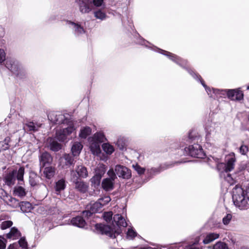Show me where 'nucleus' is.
<instances>
[{"label": "nucleus", "instance_id": "nucleus-27", "mask_svg": "<svg viewBox=\"0 0 249 249\" xmlns=\"http://www.w3.org/2000/svg\"><path fill=\"white\" fill-rule=\"evenodd\" d=\"M14 194L19 197H23L26 195L25 189L21 186L16 187L14 190Z\"/></svg>", "mask_w": 249, "mask_h": 249}, {"label": "nucleus", "instance_id": "nucleus-59", "mask_svg": "<svg viewBox=\"0 0 249 249\" xmlns=\"http://www.w3.org/2000/svg\"><path fill=\"white\" fill-rule=\"evenodd\" d=\"M114 150H115L113 146L110 144V155L114 152Z\"/></svg>", "mask_w": 249, "mask_h": 249}, {"label": "nucleus", "instance_id": "nucleus-48", "mask_svg": "<svg viewBox=\"0 0 249 249\" xmlns=\"http://www.w3.org/2000/svg\"><path fill=\"white\" fill-rule=\"evenodd\" d=\"M89 1L96 7L101 6L103 3V0H89Z\"/></svg>", "mask_w": 249, "mask_h": 249}, {"label": "nucleus", "instance_id": "nucleus-31", "mask_svg": "<svg viewBox=\"0 0 249 249\" xmlns=\"http://www.w3.org/2000/svg\"><path fill=\"white\" fill-rule=\"evenodd\" d=\"M101 177L99 174H96L90 180L92 185H94L95 186L99 185Z\"/></svg>", "mask_w": 249, "mask_h": 249}, {"label": "nucleus", "instance_id": "nucleus-11", "mask_svg": "<svg viewBox=\"0 0 249 249\" xmlns=\"http://www.w3.org/2000/svg\"><path fill=\"white\" fill-rule=\"evenodd\" d=\"M40 127V124H36L30 121H27L23 124V129L27 132L37 131Z\"/></svg>", "mask_w": 249, "mask_h": 249}, {"label": "nucleus", "instance_id": "nucleus-2", "mask_svg": "<svg viewBox=\"0 0 249 249\" xmlns=\"http://www.w3.org/2000/svg\"><path fill=\"white\" fill-rule=\"evenodd\" d=\"M216 94H219L220 97L222 95H226L229 99L233 101H241L243 99L244 94L240 89H232L217 90Z\"/></svg>", "mask_w": 249, "mask_h": 249}, {"label": "nucleus", "instance_id": "nucleus-18", "mask_svg": "<svg viewBox=\"0 0 249 249\" xmlns=\"http://www.w3.org/2000/svg\"><path fill=\"white\" fill-rule=\"evenodd\" d=\"M71 223L72 225L79 228H83L86 225L85 220L81 216L73 217L71 220Z\"/></svg>", "mask_w": 249, "mask_h": 249}, {"label": "nucleus", "instance_id": "nucleus-41", "mask_svg": "<svg viewBox=\"0 0 249 249\" xmlns=\"http://www.w3.org/2000/svg\"><path fill=\"white\" fill-rule=\"evenodd\" d=\"M239 151L240 154L245 155L249 151V147L244 144H242L240 147Z\"/></svg>", "mask_w": 249, "mask_h": 249}, {"label": "nucleus", "instance_id": "nucleus-62", "mask_svg": "<svg viewBox=\"0 0 249 249\" xmlns=\"http://www.w3.org/2000/svg\"><path fill=\"white\" fill-rule=\"evenodd\" d=\"M30 182L31 186H34L36 185V183L34 181H32L31 180H30Z\"/></svg>", "mask_w": 249, "mask_h": 249}, {"label": "nucleus", "instance_id": "nucleus-9", "mask_svg": "<svg viewBox=\"0 0 249 249\" xmlns=\"http://www.w3.org/2000/svg\"><path fill=\"white\" fill-rule=\"evenodd\" d=\"M102 207L101 204L98 201L90 204L89 206V210H86L83 212V216L88 218L93 213L99 212L101 209Z\"/></svg>", "mask_w": 249, "mask_h": 249}, {"label": "nucleus", "instance_id": "nucleus-44", "mask_svg": "<svg viewBox=\"0 0 249 249\" xmlns=\"http://www.w3.org/2000/svg\"><path fill=\"white\" fill-rule=\"evenodd\" d=\"M102 188L106 191L109 190V178H106L104 179L102 183Z\"/></svg>", "mask_w": 249, "mask_h": 249}, {"label": "nucleus", "instance_id": "nucleus-22", "mask_svg": "<svg viewBox=\"0 0 249 249\" xmlns=\"http://www.w3.org/2000/svg\"><path fill=\"white\" fill-rule=\"evenodd\" d=\"M219 234L216 233H208L204 239L203 242L205 244H208L214 240L218 238Z\"/></svg>", "mask_w": 249, "mask_h": 249}, {"label": "nucleus", "instance_id": "nucleus-34", "mask_svg": "<svg viewBox=\"0 0 249 249\" xmlns=\"http://www.w3.org/2000/svg\"><path fill=\"white\" fill-rule=\"evenodd\" d=\"M137 235V233L132 229L129 228L128 229L126 233V236L127 238L130 239H133Z\"/></svg>", "mask_w": 249, "mask_h": 249}, {"label": "nucleus", "instance_id": "nucleus-39", "mask_svg": "<svg viewBox=\"0 0 249 249\" xmlns=\"http://www.w3.org/2000/svg\"><path fill=\"white\" fill-rule=\"evenodd\" d=\"M116 145L120 150H123L125 146V141L123 138H119L118 139Z\"/></svg>", "mask_w": 249, "mask_h": 249}, {"label": "nucleus", "instance_id": "nucleus-5", "mask_svg": "<svg viewBox=\"0 0 249 249\" xmlns=\"http://www.w3.org/2000/svg\"><path fill=\"white\" fill-rule=\"evenodd\" d=\"M184 150L187 155L192 157L203 159L206 156L202 146L198 143L189 145L185 147Z\"/></svg>", "mask_w": 249, "mask_h": 249}, {"label": "nucleus", "instance_id": "nucleus-29", "mask_svg": "<svg viewBox=\"0 0 249 249\" xmlns=\"http://www.w3.org/2000/svg\"><path fill=\"white\" fill-rule=\"evenodd\" d=\"M91 129L89 127H86L82 129L79 133V137L83 139H85L88 136L90 135Z\"/></svg>", "mask_w": 249, "mask_h": 249}, {"label": "nucleus", "instance_id": "nucleus-37", "mask_svg": "<svg viewBox=\"0 0 249 249\" xmlns=\"http://www.w3.org/2000/svg\"><path fill=\"white\" fill-rule=\"evenodd\" d=\"M213 249H228V247L226 244L219 242L214 245Z\"/></svg>", "mask_w": 249, "mask_h": 249}, {"label": "nucleus", "instance_id": "nucleus-47", "mask_svg": "<svg viewBox=\"0 0 249 249\" xmlns=\"http://www.w3.org/2000/svg\"><path fill=\"white\" fill-rule=\"evenodd\" d=\"M186 69L188 71V72L190 73V75L192 76L193 78H201L200 75L198 73L195 71L194 70L189 68Z\"/></svg>", "mask_w": 249, "mask_h": 249}, {"label": "nucleus", "instance_id": "nucleus-26", "mask_svg": "<svg viewBox=\"0 0 249 249\" xmlns=\"http://www.w3.org/2000/svg\"><path fill=\"white\" fill-rule=\"evenodd\" d=\"M48 142L50 143V147L51 150L54 151H58L61 149V145L52 138L48 139Z\"/></svg>", "mask_w": 249, "mask_h": 249}, {"label": "nucleus", "instance_id": "nucleus-25", "mask_svg": "<svg viewBox=\"0 0 249 249\" xmlns=\"http://www.w3.org/2000/svg\"><path fill=\"white\" fill-rule=\"evenodd\" d=\"M15 178L14 177V172L9 173L7 174L4 178V181L5 183L8 185L11 186L14 184Z\"/></svg>", "mask_w": 249, "mask_h": 249}, {"label": "nucleus", "instance_id": "nucleus-13", "mask_svg": "<svg viewBox=\"0 0 249 249\" xmlns=\"http://www.w3.org/2000/svg\"><path fill=\"white\" fill-rule=\"evenodd\" d=\"M6 67L14 73L18 71V63L13 58H7L6 60Z\"/></svg>", "mask_w": 249, "mask_h": 249}, {"label": "nucleus", "instance_id": "nucleus-49", "mask_svg": "<svg viewBox=\"0 0 249 249\" xmlns=\"http://www.w3.org/2000/svg\"><path fill=\"white\" fill-rule=\"evenodd\" d=\"M9 196L7 195V193L2 188H0V197L4 201Z\"/></svg>", "mask_w": 249, "mask_h": 249}, {"label": "nucleus", "instance_id": "nucleus-42", "mask_svg": "<svg viewBox=\"0 0 249 249\" xmlns=\"http://www.w3.org/2000/svg\"><path fill=\"white\" fill-rule=\"evenodd\" d=\"M177 60H178L176 62L177 64L183 68H186V67H187L188 65L187 61L182 59L180 57H178Z\"/></svg>", "mask_w": 249, "mask_h": 249}, {"label": "nucleus", "instance_id": "nucleus-53", "mask_svg": "<svg viewBox=\"0 0 249 249\" xmlns=\"http://www.w3.org/2000/svg\"><path fill=\"white\" fill-rule=\"evenodd\" d=\"M103 218L105 221L107 222L109 220V213L108 212H105L103 214Z\"/></svg>", "mask_w": 249, "mask_h": 249}, {"label": "nucleus", "instance_id": "nucleus-52", "mask_svg": "<svg viewBox=\"0 0 249 249\" xmlns=\"http://www.w3.org/2000/svg\"><path fill=\"white\" fill-rule=\"evenodd\" d=\"M102 148L104 151L108 155L109 154V144L108 143H103Z\"/></svg>", "mask_w": 249, "mask_h": 249}, {"label": "nucleus", "instance_id": "nucleus-57", "mask_svg": "<svg viewBox=\"0 0 249 249\" xmlns=\"http://www.w3.org/2000/svg\"><path fill=\"white\" fill-rule=\"evenodd\" d=\"M189 139H190V140H195V139L196 138V136H194V135H193V132L192 131H190L189 133Z\"/></svg>", "mask_w": 249, "mask_h": 249}, {"label": "nucleus", "instance_id": "nucleus-28", "mask_svg": "<svg viewBox=\"0 0 249 249\" xmlns=\"http://www.w3.org/2000/svg\"><path fill=\"white\" fill-rule=\"evenodd\" d=\"M105 139V136L102 133L95 134L92 138V140L99 143L104 142Z\"/></svg>", "mask_w": 249, "mask_h": 249}, {"label": "nucleus", "instance_id": "nucleus-40", "mask_svg": "<svg viewBox=\"0 0 249 249\" xmlns=\"http://www.w3.org/2000/svg\"><path fill=\"white\" fill-rule=\"evenodd\" d=\"M13 222L11 221H4L1 222L0 228L2 230L6 229L12 226Z\"/></svg>", "mask_w": 249, "mask_h": 249}, {"label": "nucleus", "instance_id": "nucleus-14", "mask_svg": "<svg viewBox=\"0 0 249 249\" xmlns=\"http://www.w3.org/2000/svg\"><path fill=\"white\" fill-rule=\"evenodd\" d=\"M74 171L78 177V178H86L88 176L86 167L82 165H77Z\"/></svg>", "mask_w": 249, "mask_h": 249}, {"label": "nucleus", "instance_id": "nucleus-32", "mask_svg": "<svg viewBox=\"0 0 249 249\" xmlns=\"http://www.w3.org/2000/svg\"><path fill=\"white\" fill-rule=\"evenodd\" d=\"M64 159L66 165H71L74 164V159L70 154H65L64 155Z\"/></svg>", "mask_w": 249, "mask_h": 249}, {"label": "nucleus", "instance_id": "nucleus-23", "mask_svg": "<svg viewBox=\"0 0 249 249\" xmlns=\"http://www.w3.org/2000/svg\"><path fill=\"white\" fill-rule=\"evenodd\" d=\"M95 228L97 231L102 234L107 235L109 233V226L102 224H97Z\"/></svg>", "mask_w": 249, "mask_h": 249}, {"label": "nucleus", "instance_id": "nucleus-10", "mask_svg": "<svg viewBox=\"0 0 249 249\" xmlns=\"http://www.w3.org/2000/svg\"><path fill=\"white\" fill-rule=\"evenodd\" d=\"M79 9L82 14L89 13L92 10L89 0H79Z\"/></svg>", "mask_w": 249, "mask_h": 249}, {"label": "nucleus", "instance_id": "nucleus-6", "mask_svg": "<svg viewBox=\"0 0 249 249\" xmlns=\"http://www.w3.org/2000/svg\"><path fill=\"white\" fill-rule=\"evenodd\" d=\"M71 179L74 183V188L81 193H86L89 189V184L84 181L78 180V177L73 169L71 170Z\"/></svg>", "mask_w": 249, "mask_h": 249}, {"label": "nucleus", "instance_id": "nucleus-16", "mask_svg": "<svg viewBox=\"0 0 249 249\" xmlns=\"http://www.w3.org/2000/svg\"><path fill=\"white\" fill-rule=\"evenodd\" d=\"M65 180L63 178L58 180L55 182L54 188L57 195H60L61 191L64 190L66 188Z\"/></svg>", "mask_w": 249, "mask_h": 249}, {"label": "nucleus", "instance_id": "nucleus-55", "mask_svg": "<svg viewBox=\"0 0 249 249\" xmlns=\"http://www.w3.org/2000/svg\"><path fill=\"white\" fill-rule=\"evenodd\" d=\"M18 245L16 243L10 244L7 249H17Z\"/></svg>", "mask_w": 249, "mask_h": 249}, {"label": "nucleus", "instance_id": "nucleus-63", "mask_svg": "<svg viewBox=\"0 0 249 249\" xmlns=\"http://www.w3.org/2000/svg\"><path fill=\"white\" fill-rule=\"evenodd\" d=\"M199 79V80H200V79L203 80V79ZM201 82L202 84L203 85V86L204 87H206V85H205V83H204V81H203V80H202V81H201Z\"/></svg>", "mask_w": 249, "mask_h": 249}, {"label": "nucleus", "instance_id": "nucleus-20", "mask_svg": "<svg viewBox=\"0 0 249 249\" xmlns=\"http://www.w3.org/2000/svg\"><path fill=\"white\" fill-rule=\"evenodd\" d=\"M83 148L82 144L79 142H74L71 147V152L74 156L79 155Z\"/></svg>", "mask_w": 249, "mask_h": 249}, {"label": "nucleus", "instance_id": "nucleus-46", "mask_svg": "<svg viewBox=\"0 0 249 249\" xmlns=\"http://www.w3.org/2000/svg\"><path fill=\"white\" fill-rule=\"evenodd\" d=\"M98 202L101 204V207L106 206L109 202V197L106 196L104 198H100L98 200Z\"/></svg>", "mask_w": 249, "mask_h": 249}, {"label": "nucleus", "instance_id": "nucleus-61", "mask_svg": "<svg viewBox=\"0 0 249 249\" xmlns=\"http://www.w3.org/2000/svg\"><path fill=\"white\" fill-rule=\"evenodd\" d=\"M188 249H200V248L198 247L192 246V247H190Z\"/></svg>", "mask_w": 249, "mask_h": 249}, {"label": "nucleus", "instance_id": "nucleus-60", "mask_svg": "<svg viewBox=\"0 0 249 249\" xmlns=\"http://www.w3.org/2000/svg\"><path fill=\"white\" fill-rule=\"evenodd\" d=\"M109 213H110V222L111 221H112V220L113 213H112V212L110 211Z\"/></svg>", "mask_w": 249, "mask_h": 249}, {"label": "nucleus", "instance_id": "nucleus-21", "mask_svg": "<svg viewBox=\"0 0 249 249\" xmlns=\"http://www.w3.org/2000/svg\"><path fill=\"white\" fill-rule=\"evenodd\" d=\"M21 234L18 230L15 227L11 229L10 231L6 235V237L13 240L17 239L20 237Z\"/></svg>", "mask_w": 249, "mask_h": 249}, {"label": "nucleus", "instance_id": "nucleus-8", "mask_svg": "<svg viewBox=\"0 0 249 249\" xmlns=\"http://www.w3.org/2000/svg\"><path fill=\"white\" fill-rule=\"evenodd\" d=\"M115 172L120 178L124 179H128L131 177V171L127 167L121 165H116L114 169Z\"/></svg>", "mask_w": 249, "mask_h": 249}, {"label": "nucleus", "instance_id": "nucleus-35", "mask_svg": "<svg viewBox=\"0 0 249 249\" xmlns=\"http://www.w3.org/2000/svg\"><path fill=\"white\" fill-rule=\"evenodd\" d=\"M94 15L96 18L100 19L101 20L104 19L106 16L105 13L101 10H98L94 12Z\"/></svg>", "mask_w": 249, "mask_h": 249}, {"label": "nucleus", "instance_id": "nucleus-38", "mask_svg": "<svg viewBox=\"0 0 249 249\" xmlns=\"http://www.w3.org/2000/svg\"><path fill=\"white\" fill-rule=\"evenodd\" d=\"M164 54L167 55L171 60L175 62V63L178 60L177 59L179 57L177 55L167 51H164Z\"/></svg>", "mask_w": 249, "mask_h": 249}, {"label": "nucleus", "instance_id": "nucleus-36", "mask_svg": "<svg viewBox=\"0 0 249 249\" xmlns=\"http://www.w3.org/2000/svg\"><path fill=\"white\" fill-rule=\"evenodd\" d=\"M24 174V168L23 167H20L17 173V178L18 180L22 181L23 179V175Z\"/></svg>", "mask_w": 249, "mask_h": 249}, {"label": "nucleus", "instance_id": "nucleus-17", "mask_svg": "<svg viewBox=\"0 0 249 249\" xmlns=\"http://www.w3.org/2000/svg\"><path fill=\"white\" fill-rule=\"evenodd\" d=\"M90 149L93 155L100 156L101 154V149L99 143L91 140L90 141Z\"/></svg>", "mask_w": 249, "mask_h": 249}, {"label": "nucleus", "instance_id": "nucleus-64", "mask_svg": "<svg viewBox=\"0 0 249 249\" xmlns=\"http://www.w3.org/2000/svg\"><path fill=\"white\" fill-rule=\"evenodd\" d=\"M241 249H249L248 248H246V247H242V248H241Z\"/></svg>", "mask_w": 249, "mask_h": 249}, {"label": "nucleus", "instance_id": "nucleus-7", "mask_svg": "<svg viewBox=\"0 0 249 249\" xmlns=\"http://www.w3.org/2000/svg\"><path fill=\"white\" fill-rule=\"evenodd\" d=\"M48 117L51 122L55 124H63L65 125L69 124V122H71L68 119H65V116L60 113H50Z\"/></svg>", "mask_w": 249, "mask_h": 249}, {"label": "nucleus", "instance_id": "nucleus-12", "mask_svg": "<svg viewBox=\"0 0 249 249\" xmlns=\"http://www.w3.org/2000/svg\"><path fill=\"white\" fill-rule=\"evenodd\" d=\"M53 158L48 152H43L39 156V162L41 167H44L46 164H51Z\"/></svg>", "mask_w": 249, "mask_h": 249}, {"label": "nucleus", "instance_id": "nucleus-58", "mask_svg": "<svg viewBox=\"0 0 249 249\" xmlns=\"http://www.w3.org/2000/svg\"><path fill=\"white\" fill-rule=\"evenodd\" d=\"M110 5H111V6L117 5L118 6H120V2H117L116 3H115L114 2V0H111V1H110Z\"/></svg>", "mask_w": 249, "mask_h": 249}, {"label": "nucleus", "instance_id": "nucleus-24", "mask_svg": "<svg viewBox=\"0 0 249 249\" xmlns=\"http://www.w3.org/2000/svg\"><path fill=\"white\" fill-rule=\"evenodd\" d=\"M4 201L10 206L13 208H17L19 206V203L18 201L15 198L12 197L11 196H9L7 198H6Z\"/></svg>", "mask_w": 249, "mask_h": 249}, {"label": "nucleus", "instance_id": "nucleus-4", "mask_svg": "<svg viewBox=\"0 0 249 249\" xmlns=\"http://www.w3.org/2000/svg\"><path fill=\"white\" fill-rule=\"evenodd\" d=\"M66 127L62 128H57L56 137L59 141L63 142L67 139V137L75 130L72 122H69Z\"/></svg>", "mask_w": 249, "mask_h": 249}, {"label": "nucleus", "instance_id": "nucleus-30", "mask_svg": "<svg viewBox=\"0 0 249 249\" xmlns=\"http://www.w3.org/2000/svg\"><path fill=\"white\" fill-rule=\"evenodd\" d=\"M19 206L23 212L30 211L32 208L31 204L28 202H22Z\"/></svg>", "mask_w": 249, "mask_h": 249}, {"label": "nucleus", "instance_id": "nucleus-33", "mask_svg": "<svg viewBox=\"0 0 249 249\" xmlns=\"http://www.w3.org/2000/svg\"><path fill=\"white\" fill-rule=\"evenodd\" d=\"M132 167L134 169V170L137 172V173L139 175H142L144 174L145 169L144 168L142 167L140 165H139L138 163H136V164H133L132 165Z\"/></svg>", "mask_w": 249, "mask_h": 249}, {"label": "nucleus", "instance_id": "nucleus-1", "mask_svg": "<svg viewBox=\"0 0 249 249\" xmlns=\"http://www.w3.org/2000/svg\"><path fill=\"white\" fill-rule=\"evenodd\" d=\"M127 224L124 218L121 214H115L112 224L110 225V238H115L122 232V227H126Z\"/></svg>", "mask_w": 249, "mask_h": 249}, {"label": "nucleus", "instance_id": "nucleus-50", "mask_svg": "<svg viewBox=\"0 0 249 249\" xmlns=\"http://www.w3.org/2000/svg\"><path fill=\"white\" fill-rule=\"evenodd\" d=\"M6 240L2 237H0V249H5L6 248Z\"/></svg>", "mask_w": 249, "mask_h": 249}, {"label": "nucleus", "instance_id": "nucleus-19", "mask_svg": "<svg viewBox=\"0 0 249 249\" xmlns=\"http://www.w3.org/2000/svg\"><path fill=\"white\" fill-rule=\"evenodd\" d=\"M55 169L53 166L46 167L43 170V175L48 179H51L53 178L55 175Z\"/></svg>", "mask_w": 249, "mask_h": 249}, {"label": "nucleus", "instance_id": "nucleus-54", "mask_svg": "<svg viewBox=\"0 0 249 249\" xmlns=\"http://www.w3.org/2000/svg\"><path fill=\"white\" fill-rule=\"evenodd\" d=\"M111 169V180L114 181V179L116 178V175L113 168H110Z\"/></svg>", "mask_w": 249, "mask_h": 249}, {"label": "nucleus", "instance_id": "nucleus-51", "mask_svg": "<svg viewBox=\"0 0 249 249\" xmlns=\"http://www.w3.org/2000/svg\"><path fill=\"white\" fill-rule=\"evenodd\" d=\"M5 60V53L3 49H0V63Z\"/></svg>", "mask_w": 249, "mask_h": 249}, {"label": "nucleus", "instance_id": "nucleus-3", "mask_svg": "<svg viewBox=\"0 0 249 249\" xmlns=\"http://www.w3.org/2000/svg\"><path fill=\"white\" fill-rule=\"evenodd\" d=\"M235 160L234 158H231L229 159L227 162L225 164L224 163H220L218 164L217 166V170L221 171V174L224 173H227V177H225V179L230 182V180H232L231 176L229 172L231 171L234 167V162Z\"/></svg>", "mask_w": 249, "mask_h": 249}, {"label": "nucleus", "instance_id": "nucleus-43", "mask_svg": "<svg viewBox=\"0 0 249 249\" xmlns=\"http://www.w3.org/2000/svg\"><path fill=\"white\" fill-rule=\"evenodd\" d=\"M232 218V215L230 213H228L227 215L223 217L222 221L224 225H228L230 223Z\"/></svg>", "mask_w": 249, "mask_h": 249}, {"label": "nucleus", "instance_id": "nucleus-45", "mask_svg": "<svg viewBox=\"0 0 249 249\" xmlns=\"http://www.w3.org/2000/svg\"><path fill=\"white\" fill-rule=\"evenodd\" d=\"M18 244L22 248L27 249V242L26 241L24 237H22L18 241Z\"/></svg>", "mask_w": 249, "mask_h": 249}, {"label": "nucleus", "instance_id": "nucleus-56", "mask_svg": "<svg viewBox=\"0 0 249 249\" xmlns=\"http://www.w3.org/2000/svg\"><path fill=\"white\" fill-rule=\"evenodd\" d=\"M114 182L111 180V169H110V191L113 189Z\"/></svg>", "mask_w": 249, "mask_h": 249}, {"label": "nucleus", "instance_id": "nucleus-15", "mask_svg": "<svg viewBox=\"0 0 249 249\" xmlns=\"http://www.w3.org/2000/svg\"><path fill=\"white\" fill-rule=\"evenodd\" d=\"M67 24L73 30L75 35H79L84 33V30L80 25L70 21H68Z\"/></svg>", "mask_w": 249, "mask_h": 249}]
</instances>
